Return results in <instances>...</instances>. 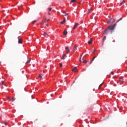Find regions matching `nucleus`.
Returning <instances> with one entry per match:
<instances>
[{"label":"nucleus","instance_id":"obj_1","mask_svg":"<svg viewBox=\"0 0 127 127\" xmlns=\"http://www.w3.org/2000/svg\"><path fill=\"white\" fill-rule=\"evenodd\" d=\"M116 25L117 23H116L114 25H110L107 29H105L104 31L103 34H108L107 33H109V32H110V30H114V29H115V27H116Z\"/></svg>","mask_w":127,"mask_h":127},{"label":"nucleus","instance_id":"obj_2","mask_svg":"<svg viewBox=\"0 0 127 127\" xmlns=\"http://www.w3.org/2000/svg\"><path fill=\"white\" fill-rule=\"evenodd\" d=\"M78 25H79V23H75V25L73 26V29H76V28H77V26H78Z\"/></svg>","mask_w":127,"mask_h":127},{"label":"nucleus","instance_id":"obj_3","mask_svg":"<svg viewBox=\"0 0 127 127\" xmlns=\"http://www.w3.org/2000/svg\"><path fill=\"white\" fill-rule=\"evenodd\" d=\"M72 71H73V72H78V69H77V67H74L72 69Z\"/></svg>","mask_w":127,"mask_h":127},{"label":"nucleus","instance_id":"obj_4","mask_svg":"<svg viewBox=\"0 0 127 127\" xmlns=\"http://www.w3.org/2000/svg\"><path fill=\"white\" fill-rule=\"evenodd\" d=\"M65 22H66V19L65 18H64L63 21L61 22V24H64V23H65Z\"/></svg>","mask_w":127,"mask_h":127},{"label":"nucleus","instance_id":"obj_5","mask_svg":"<svg viewBox=\"0 0 127 127\" xmlns=\"http://www.w3.org/2000/svg\"><path fill=\"white\" fill-rule=\"evenodd\" d=\"M18 43H19V44H21L22 43V40L21 39H19Z\"/></svg>","mask_w":127,"mask_h":127},{"label":"nucleus","instance_id":"obj_6","mask_svg":"<svg viewBox=\"0 0 127 127\" xmlns=\"http://www.w3.org/2000/svg\"><path fill=\"white\" fill-rule=\"evenodd\" d=\"M93 11V10L92 9V8H90L88 10V11L87 12L88 14H89V13H91V12H92Z\"/></svg>","mask_w":127,"mask_h":127},{"label":"nucleus","instance_id":"obj_7","mask_svg":"<svg viewBox=\"0 0 127 127\" xmlns=\"http://www.w3.org/2000/svg\"><path fill=\"white\" fill-rule=\"evenodd\" d=\"M93 41L92 40V38H90V40L88 41V44H92Z\"/></svg>","mask_w":127,"mask_h":127},{"label":"nucleus","instance_id":"obj_8","mask_svg":"<svg viewBox=\"0 0 127 127\" xmlns=\"http://www.w3.org/2000/svg\"><path fill=\"white\" fill-rule=\"evenodd\" d=\"M76 49H77V46L75 45V46L73 47V52H75V51L76 50Z\"/></svg>","mask_w":127,"mask_h":127},{"label":"nucleus","instance_id":"obj_9","mask_svg":"<svg viewBox=\"0 0 127 127\" xmlns=\"http://www.w3.org/2000/svg\"><path fill=\"white\" fill-rule=\"evenodd\" d=\"M39 77L40 79H44V76H43V75H41V74H40L39 75Z\"/></svg>","mask_w":127,"mask_h":127},{"label":"nucleus","instance_id":"obj_10","mask_svg":"<svg viewBox=\"0 0 127 127\" xmlns=\"http://www.w3.org/2000/svg\"><path fill=\"white\" fill-rule=\"evenodd\" d=\"M65 50H67L66 53H68L70 52V50H69V48L68 47H65Z\"/></svg>","mask_w":127,"mask_h":127},{"label":"nucleus","instance_id":"obj_11","mask_svg":"<svg viewBox=\"0 0 127 127\" xmlns=\"http://www.w3.org/2000/svg\"><path fill=\"white\" fill-rule=\"evenodd\" d=\"M63 34L64 35H67V34H68V32H67V31H64Z\"/></svg>","mask_w":127,"mask_h":127},{"label":"nucleus","instance_id":"obj_12","mask_svg":"<svg viewBox=\"0 0 127 127\" xmlns=\"http://www.w3.org/2000/svg\"><path fill=\"white\" fill-rule=\"evenodd\" d=\"M31 61V59H30L29 60H28L26 63V64H28V63H30V62Z\"/></svg>","mask_w":127,"mask_h":127},{"label":"nucleus","instance_id":"obj_13","mask_svg":"<svg viewBox=\"0 0 127 127\" xmlns=\"http://www.w3.org/2000/svg\"><path fill=\"white\" fill-rule=\"evenodd\" d=\"M107 38V37L106 36H105L103 39V43H104V42H105V40H106Z\"/></svg>","mask_w":127,"mask_h":127},{"label":"nucleus","instance_id":"obj_14","mask_svg":"<svg viewBox=\"0 0 127 127\" xmlns=\"http://www.w3.org/2000/svg\"><path fill=\"white\" fill-rule=\"evenodd\" d=\"M96 58V57H94L93 58V59H92V60L90 62V64H92V62H93L94 61V60H95V59Z\"/></svg>","mask_w":127,"mask_h":127},{"label":"nucleus","instance_id":"obj_15","mask_svg":"<svg viewBox=\"0 0 127 127\" xmlns=\"http://www.w3.org/2000/svg\"><path fill=\"white\" fill-rule=\"evenodd\" d=\"M88 61H89V60H87L85 61L82 60V63H86L87 62H88Z\"/></svg>","mask_w":127,"mask_h":127},{"label":"nucleus","instance_id":"obj_16","mask_svg":"<svg viewBox=\"0 0 127 127\" xmlns=\"http://www.w3.org/2000/svg\"><path fill=\"white\" fill-rule=\"evenodd\" d=\"M43 35H44V36L45 37H46L47 36V35H47V33L44 32Z\"/></svg>","mask_w":127,"mask_h":127},{"label":"nucleus","instance_id":"obj_17","mask_svg":"<svg viewBox=\"0 0 127 127\" xmlns=\"http://www.w3.org/2000/svg\"><path fill=\"white\" fill-rule=\"evenodd\" d=\"M125 1H123L121 3H120V5H123V4H125Z\"/></svg>","mask_w":127,"mask_h":127},{"label":"nucleus","instance_id":"obj_18","mask_svg":"<svg viewBox=\"0 0 127 127\" xmlns=\"http://www.w3.org/2000/svg\"><path fill=\"white\" fill-rule=\"evenodd\" d=\"M122 19H123V18H122V17L120 18L119 19H118V20H117L116 23L119 22V21H120V20H122Z\"/></svg>","mask_w":127,"mask_h":127},{"label":"nucleus","instance_id":"obj_19","mask_svg":"<svg viewBox=\"0 0 127 127\" xmlns=\"http://www.w3.org/2000/svg\"><path fill=\"white\" fill-rule=\"evenodd\" d=\"M65 56H66V55L64 54V55H63L62 59H63V60L65 59Z\"/></svg>","mask_w":127,"mask_h":127},{"label":"nucleus","instance_id":"obj_20","mask_svg":"<svg viewBox=\"0 0 127 127\" xmlns=\"http://www.w3.org/2000/svg\"><path fill=\"white\" fill-rule=\"evenodd\" d=\"M48 9L49 10V11H51V10H52V7H49V8H48Z\"/></svg>","mask_w":127,"mask_h":127},{"label":"nucleus","instance_id":"obj_21","mask_svg":"<svg viewBox=\"0 0 127 127\" xmlns=\"http://www.w3.org/2000/svg\"><path fill=\"white\" fill-rule=\"evenodd\" d=\"M63 13H64L65 15V16H66L67 14H68V13H66V12L65 11H64L63 12Z\"/></svg>","mask_w":127,"mask_h":127},{"label":"nucleus","instance_id":"obj_22","mask_svg":"<svg viewBox=\"0 0 127 127\" xmlns=\"http://www.w3.org/2000/svg\"><path fill=\"white\" fill-rule=\"evenodd\" d=\"M82 59V55L80 56V58H79V61L80 62H82V61L81 60Z\"/></svg>","mask_w":127,"mask_h":127},{"label":"nucleus","instance_id":"obj_23","mask_svg":"<svg viewBox=\"0 0 127 127\" xmlns=\"http://www.w3.org/2000/svg\"><path fill=\"white\" fill-rule=\"evenodd\" d=\"M11 100H12V102H14V101H15V98L13 97V98H12Z\"/></svg>","mask_w":127,"mask_h":127},{"label":"nucleus","instance_id":"obj_24","mask_svg":"<svg viewBox=\"0 0 127 127\" xmlns=\"http://www.w3.org/2000/svg\"><path fill=\"white\" fill-rule=\"evenodd\" d=\"M112 20V18H111L108 22H107V23H111V21Z\"/></svg>","mask_w":127,"mask_h":127},{"label":"nucleus","instance_id":"obj_25","mask_svg":"<svg viewBox=\"0 0 127 127\" xmlns=\"http://www.w3.org/2000/svg\"><path fill=\"white\" fill-rule=\"evenodd\" d=\"M102 84H104V82H103L102 84H101L99 85L98 89H100V87H102Z\"/></svg>","mask_w":127,"mask_h":127},{"label":"nucleus","instance_id":"obj_26","mask_svg":"<svg viewBox=\"0 0 127 127\" xmlns=\"http://www.w3.org/2000/svg\"><path fill=\"white\" fill-rule=\"evenodd\" d=\"M35 22H36V20H34V21H32V23L33 24H34L35 23Z\"/></svg>","mask_w":127,"mask_h":127},{"label":"nucleus","instance_id":"obj_27","mask_svg":"<svg viewBox=\"0 0 127 127\" xmlns=\"http://www.w3.org/2000/svg\"><path fill=\"white\" fill-rule=\"evenodd\" d=\"M71 2H76V0H71Z\"/></svg>","mask_w":127,"mask_h":127},{"label":"nucleus","instance_id":"obj_28","mask_svg":"<svg viewBox=\"0 0 127 127\" xmlns=\"http://www.w3.org/2000/svg\"><path fill=\"white\" fill-rule=\"evenodd\" d=\"M1 84H2V85H4V81H2Z\"/></svg>","mask_w":127,"mask_h":127},{"label":"nucleus","instance_id":"obj_29","mask_svg":"<svg viewBox=\"0 0 127 127\" xmlns=\"http://www.w3.org/2000/svg\"><path fill=\"white\" fill-rule=\"evenodd\" d=\"M96 49H94V50H93V52H92V53H95V52H96Z\"/></svg>","mask_w":127,"mask_h":127},{"label":"nucleus","instance_id":"obj_30","mask_svg":"<svg viewBox=\"0 0 127 127\" xmlns=\"http://www.w3.org/2000/svg\"><path fill=\"white\" fill-rule=\"evenodd\" d=\"M60 66L62 67V63H60Z\"/></svg>","mask_w":127,"mask_h":127},{"label":"nucleus","instance_id":"obj_31","mask_svg":"<svg viewBox=\"0 0 127 127\" xmlns=\"http://www.w3.org/2000/svg\"><path fill=\"white\" fill-rule=\"evenodd\" d=\"M44 24L43 22H41L40 23V24H41V25H42V24Z\"/></svg>","mask_w":127,"mask_h":127},{"label":"nucleus","instance_id":"obj_32","mask_svg":"<svg viewBox=\"0 0 127 127\" xmlns=\"http://www.w3.org/2000/svg\"><path fill=\"white\" fill-rule=\"evenodd\" d=\"M6 98H7V100H10V98H9V97H7Z\"/></svg>","mask_w":127,"mask_h":127},{"label":"nucleus","instance_id":"obj_33","mask_svg":"<svg viewBox=\"0 0 127 127\" xmlns=\"http://www.w3.org/2000/svg\"><path fill=\"white\" fill-rule=\"evenodd\" d=\"M3 124L4 125H6V123L5 122H3Z\"/></svg>","mask_w":127,"mask_h":127},{"label":"nucleus","instance_id":"obj_34","mask_svg":"<svg viewBox=\"0 0 127 127\" xmlns=\"http://www.w3.org/2000/svg\"><path fill=\"white\" fill-rule=\"evenodd\" d=\"M111 74H112V75H114V72L112 71V72H111Z\"/></svg>","mask_w":127,"mask_h":127},{"label":"nucleus","instance_id":"obj_35","mask_svg":"<svg viewBox=\"0 0 127 127\" xmlns=\"http://www.w3.org/2000/svg\"><path fill=\"white\" fill-rule=\"evenodd\" d=\"M40 75H41L42 76H44V73H42V74H40Z\"/></svg>","mask_w":127,"mask_h":127},{"label":"nucleus","instance_id":"obj_36","mask_svg":"<svg viewBox=\"0 0 127 127\" xmlns=\"http://www.w3.org/2000/svg\"><path fill=\"white\" fill-rule=\"evenodd\" d=\"M115 21H116V19H115L113 20V22H112V23H114V22H115Z\"/></svg>","mask_w":127,"mask_h":127},{"label":"nucleus","instance_id":"obj_37","mask_svg":"<svg viewBox=\"0 0 127 127\" xmlns=\"http://www.w3.org/2000/svg\"><path fill=\"white\" fill-rule=\"evenodd\" d=\"M48 14L49 15H50V14H51V13H50V12H48Z\"/></svg>","mask_w":127,"mask_h":127},{"label":"nucleus","instance_id":"obj_38","mask_svg":"<svg viewBox=\"0 0 127 127\" xmlns=\"http://www.w3.org/2000/svg\"><path fill=\"white\" fill-rule=\"evenodd\" d=\"M113 79H117V78H116V77H114Z\"/></svg>","mask_w":127,"mask_h":127},{"label":"nucleus","instance_id":"obj_39","mask_svg":"<svg viewBox=\"0 0 127 127\" xmlns=\"http://www.w3.org/2000/svg\"><path fill=\"white\" fill-rule=\"evenodd\" d=\"M49 20H50V19H48L47 20V22H48V21H49Z\"/></svg>","mask_w":127,"mask_h":127},{"label":"nucleus","instance_id":"obj_40","mask_svg":"<svg viewBox=\"0 0 127 127\" xmlns=\"http://www.w3.org/2000/svg\"><path fill=\"white\" fill-rule=\"evenodd\" d=\"M120 82V80L117 81V83H119Z\"/></svg>","mask_w":127,"mask_h":127},{"label":"nucleus","instance_id":"obj_41","mask_svg":"<svg viewBox=\"0 0 127 127\" xmlns=\"http://www.w3.org/2000/svg\"><path fill=\"white\" fill-rule=\"evenodd\" d=\"M81 2H82V1H80L79 2V3H81Z\"/></svg>","mask_w":127,"mask_h":127},{"label":"nucleus","instance_id":"obj_42","mask_svg":"<svg viewBox=\"0 0 127 127\" xmlns=\"http://www.w3.org/2000/svg\"><path fill=\"white\" fill-rule=\"evenodd\" d=\"M46 26H48V24H46Z\"/></svg>","mask_w":127,"mask_h":127},{"label":"nucleus","instance_id":"obj_43","mask_svg":"<svg viewBox=\"0 0 127 127\" xmlns=\"http://www.w3.org/2000/svg\"><path fill=\"white\" fill-rule=\"evenodd\" d=\"M111 33H113V31H111Z\"/></svg>","mask_w":127,"mask_h":127}]
</instances>
